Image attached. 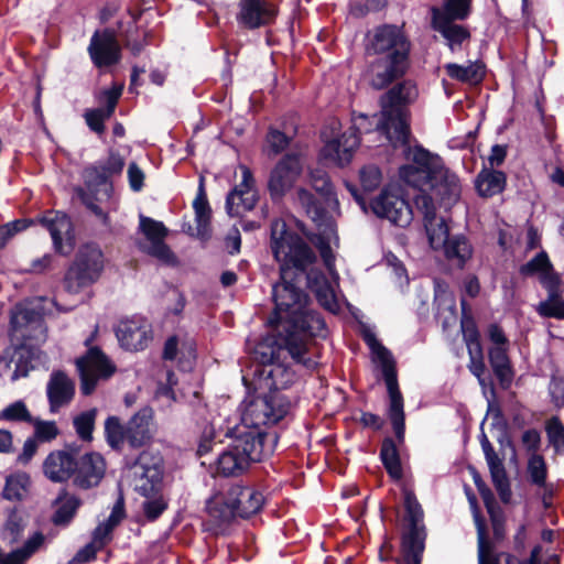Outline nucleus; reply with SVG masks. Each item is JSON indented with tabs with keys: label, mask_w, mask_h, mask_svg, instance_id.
Wrapping results in <instances>:
<instances>
[{
	"label": "nucleus",
	"mask_w": 564,
	"mask_h": 564,
	"mask_svg": "<svg viewBox=\"0 0 564 564\" xmlns=\"http://www.w3.org/2000/svg\"><path fill=\"white\" fill-rule=\"evenodd\" d=\"M506 182L507 178L503 172L484 169L475 180V187L479 196L492 197L505 189Z\"/></svg>",
	"instance_id": "nucleus-36"
},
{
	"label": "nucleus",
	"mask_w": 564,
	"mask_h": 564,
	"mask_svg": "<svg viewBox=\"0 0 564 564\" xmlns=\"http://www.w3.org/2000/svg\"><path fill=\"white\" fill-rule=\"evenodd\" d=\"M104 264V254L98 246L87 243L80 247L65 273V290L76 294L94 284L100 278Z\"/></svg>",
	"instance_id": "nucleus-12"
},
{
	"label": "nucleus",
	"mask_w": 564,
	"mask_h": 564,
	"mask_svg": "<svg viewBox=\"0 0 564 564\" xmlns=\"http://www.w3.org/2000/svg\"><path fill=\"white\" fill-rule=\"evenodd\" d=\"M528 475L530 481L538 486V487H544L546 482L547 477V467L546 463L542 455L534 454L530 455L528 459Z\"/></svg>",
	"instance_id": "nucleus-52"
},
{
	"label": "nucleus",
	"mask_w": 564,
	"mask_h": 564,
	"mask_svg": "<svg viewBox=\"0 0 564 564\" xmlns=\"http://www.w3.org/2000/svg\"><path fill=\"white\" fill-rule=\"evenodd\" d=\"M545 432L550 445L556 453H564V425L557 416H552L545 423Z\"/></svg>",
	"instance_id": "nucleus-53"
},
{
	"label": "nucleus",
	"mask_w": 564,
	"mask_h": 564,
	"mask_svg": "<svg viewBox=\"0 0 564 564\" xmlns=\"http://www.w3.org/2000/svg\"><path fill=\"white\" fill-rule=\"evenodd\" d=\"M543 286L547 290V299L541 302L540 314L546 317L564 318V301L560 294L558 278L550 275L544 278Z\"/></svg>",
	"instance_id": "nucleus-35"
},
{
	"label": "nucleus",
	"mask_w": 564,
	"mask_h": 564,
	"mask_svg": "<svg viewBox=\"0 0 564 564\" xmlns=\"http://www.w3.org/2000/svg\"><path fill=\"white\" fill-rule=\"evenodd\" d=\"M380 458L388 474L394 478L402 477V467L400 463L399 453L394 442L391 438H386L381 445Z\"/></svg>",
	"instance_id": "nucleus-45"
},
{
	"label": "nucleus",
	"mask_w": 564,
	"mask_h": 564,
	"mask_svg": "<svg viewBox=\"0 0 564 564\" xmlns=\"http://www.w3.org/2000/svg\"><path fill=\"white\" fill-rule=\"evenodd\" d=\"M282 348L285 349L284 344L280 347H275L273 341L259 343L254 349V359L260 364V366L256 369L254 373L259 376V371L263 367L275 364Z\"/></svg>",
	"instance_id": "nucleus-50"
},
{
	"label": "nucleus",
	"mask_w": 564,
	"mask_h": 564,
	"mask_svg": "<svg viewBox=\"0 0 564 564\" xmlns=\"http://www.w3.org/2000/svg\"><path fill=\"white\" fill-rule=\"evenodd\" d=\"M283 328L288 333L284 338L285 350L296 364L313 368L315 362L306 358L307 348L304 337H326L327 327L321 313L311 308L308 304L299 315L285 322Z\"/></svg>",
	"instance_id": "nucleus-10"
},
{
	"label": "nucleus",
	"mask_w": 564,
	"mask_h": 564,
	"mask_svg": "<svg viewBox=\"0 0 564 564\" xmlns=\"http://www.w3.org/2000/svg\"><path fill=\"white\" fill-rule=\"evenodd\" d=\"M237 21L249 30H256L273 23L278 7L271 0H240Z\"/></svg>",
	"instance_id": "nucleus-23"
},
{
	"label": "nucleus",
	"mask_w": 564,
	"mask_h": 564,
	"mask_svg": "<svg viewBox=\"0 0 564 564\" xmlns=\"http://www.w3.org/2000/svg\"><path fill=\"white\" fill-rule=\"evenodd\" d=\"M75 460L74 456L67 452H53L44 460V474L52 481H65L74 476Z\"/></svg>",
	"instance_id": "nucleus-31"
},
{
	"label": "nucleus",
	"mask_w": 564,
	"mask_h": 564,
	"mask_svg": "<svg viewBox=\"0 0 564 564\" xmlns=\"http://www.w3.org/2000/svg\"><path fill=\"white\" fill-rule=\"evenodd\" d=\"M87 51L93 64L98 68L116 65L121 58V47L112 29L96 31L90 37Z\"/></svg>",
	"instance_id": "nucleus-20"
},
{
	"label": "nucleus",
	"mask_w": 564,
	"mask_h": 564,
	"mask_svg": "<svg viewBox=\"0 0 564 564\" xmlns=\"http://www.w3.org/2000/svg\"><path fill=\"white\" fill-rule=\"evenodd\" d=\"M369 50L378 56L409 58L410 42L400 28L382 25L375 31Z\"/></svg>",
	"instance_id": "nucleus-19"
},
{
	"label": "nucleus",
	"mask_w": 564,
	"mask_h": 564,
	"mask_svg": "<svg viewBox=\"0 0 564 564\" xmlns=\"http://www.w3.org/2000/svg\"><path fill=\"white\" fill-rule=\"evenodd\" d=\"M106 463L98 453H87L75 460L74 484L83 489L97 486L105 476Z\"/></svg>",
	"instance_id": "nucleus-26"
},
{
	"label": "nucleus",
	"mask_w": 564,
	"mask_h": 564,
	"mask_svg": "<svg viewBox=\"0 0 564 564\" xmlns=\"http://www.w3.org/2000/svg\"><path fill=\"white\" fill-rule=\"evenodd\" d=\"M96 162L110 178L120 175L126 164L124 159L116 152H110L107 159Z\"/></svg>",
	"instance_id": "nucleus-58"
},
{
	"label": "nucleus",
	"mask_w": 564,
	"mask_h": 564,
	"mask_svg": "<svg viewBox=\"0 0 564 564\" xmlns=\"http://www.w3.org/2000/svg\"><path fill=\"white\" fill-rule=\"evenodd\" d=\"M10 326L12 337L22 341L15 349V356L20 359L28 352L24 346L29 339H35L37 343L46 339L42 312L28 304L15 305L11 313Z\"/></svg>",
	"instance_id": "nucleus-14"
},
{
	"label": "nucleus",
	"mask_w": 564,
	"mask_h": 564,
	"mask_svg": "<svg viewBox=\"0 0 564 564\" xmlns=\"http://www.w3.org/2000/svg\"><path fill=\"white\" fill-rule=\"evenodd\" d=\"M302 172V163L296 154H285L272 169L268 189L273 200L281 199L294 186Z\"/></svg>",
	"instance_id": "nucleus-18"
},
{
	"label": "nucleus",
	"mask_w": 564,
	"mask_h": 564,
	"mask_svg": "<svg viewBox=\"0 0 564 564\" xmlns=\"http://www.w3.org/2000/svg\"><path fill=\"white\" fill-rule=\"evenodd\" d=\"M489 362L494 373L502 387H508L513 378V372L508 357V346H492L489 349Z\"/></svg>",
	"instance_id": "nucleus-37"
},
{
	"label": "nucleus",
	"mask_w": 564,
	"mask_h": 564,
	"mask_svg": "<svg viewBox=\"0 0 564 564\" xmlns=\"http://www.w3.org/2000/svg\"><path fill=\"white\" fill-rule=\"evenodd\" d=\"M484 65L478 62H470L468 65L448 63L445 65L447 75L463 83H478L484 76Z\"/></svg>",
	"instance_id": "nucleus-41"
},
{
	"label": "nucleus",
	"mask_w": 564,
	"mask_h": 564,
	"mask_svg": "<svg viewBox=\"0 0 564 564\" xmlns=\"http://www.w3.org/2000/svg\"><path fill=\"white\" fill-rule=\"evenodd\" d=\"M296 199L313 221L317 224L324 221L326 210L310 191L303 187L299 188L296 191Z\"/></svg>",
	"instance_id": "nucleus-46"
},
{
	"label": "nucleus",
	"mask_w": 564,
	"mask_h": 564,
	"mask_svg": "<svg viewBox=\"0 0 564 564\" xmlns=\"http://www.w3.org/2000/svg\"><path fill=\"white\" fill-rule=\"evenodd\" d=\"M110 117L111 115H106L105 110L101 108L87 109L84 113V118L89 129L99 134L105 131L104 122Z\"/></svg>",
	"instance_id": "nucleus-60"
},
{
	"label": "nucleus",
	"mask_w": 564,
	"mask_h": 564,
	"mask_svg": "<svg viewBox=\"0 0 564 564\" xmlns=\"http://www.w3.org/2000/svg\"><path fill=\"white\" fill-rule=\"evenodd\" d=\"M415 208L422 215L430 246L434 250L444 249L445 257L462 268L473 254V248L464 235L449 237L448 226L436 215V205L427 195L415 198Z\"/></svg>",
	"instance_id": "nucleus-6"
},
{
	"label": "nucleus",
	"mask_w": 564,
	"mask_h": 564,
	"mask_svg": "<svg viewBox=\"0 0 564 564\" xmlns=\"http://www.w3.org/2000/svg\"><path fill=\"white\" fill-rule=\"evenodd\" d=\"M116 336L126 350H143L152 339L151 325L141 316L122 319L116 327Z\"/></svg>",
	"instance_id": "nucleus-22"
},
{
	"label": "nucleus",
	"mask_w": 564,
	"mask_h": 564,
	"mask_svg": "<svg viewBox=\"0 0 564 564\" xmlns=\"http://www.w3.org/2000/svg\"><path fill=\"white\" fill-rule=\"evenodd\" d=\"M139 229L148 240L147 245H140L144 252L164 263L170 264L174 262V253L165 243L167 228L162 221L140 215Z\"/></svg>",
	"instance_id": "nucleus-21"
},
{
	"label": "nucleus",
	"mask_w": 564,
	"mask_h": 564,
	"mask_svg": "<svg viewBox=\"0 0 564 564\" xmlns=\"http://www.w3.org/2000/svg\"><path fill=\"white\" fill-rule=\"evenodd\" d=\"M226 436L231 437V442L215 462L216 474L224 477L240 476L252 463L272 454V444L262 443L259 434H240L228 427Z\"/></svg>",
	"instance_id": "nucleus-7"
},
{
	"label": "nucleus",
	"mask_w": 564,
	"mask_h": 564,
	"mask_svg": "<svg viewBox=\"0 0 564 564\" xmlns=\"http://www.w3.org/2000/svg\"><path fill=\"white\" fill-rule=\"evenodd\" d=\"M122 85H113L110 89H106L100 94L99 100L105 102V107L101 109L105 110L106 115L112 116L115 112L118 100L122 94Z\"/></svg>",
	"instance_id": "nucleus-63"
},
{
	"label": "nucleus",
	"mask_w": 564,
	"mask_h": 564,
	"mask_svg": "<svg viewBox=\"0 0 564 564\" xmlns=\"http://www.w3.org/2000/svg\"><path fill=\"white\" fill-rule=\"evenodd\" d=\"M394 148L403 147V153L408 161L399 170L400 178L408 185L417 188L420 195H427L435 204V199L445 208L452 207L460 197L462 186L458 176L449 171L437 154H434L422 145L392 144Z\"/></svg>",
	"instance_id": "nucleus-2"
},
{
	"label": "nucleus",
	"mask_w": 564,
	"mask_h": 564,
	"mask_svg": "<svg viewBox=\"0 0 564 564\" xmlns=\"http://www.w3.org/2000/svg\"><path fill=\"white\" fill-rule=\"evenodd\" d=\"M30 424L34 426L36 438L42 442H50L58 434V429L53 421H41L33 417V422Z\"/></svg>",
	"instance_id": "nucleus-59"
},
{
	"label": "nucleus",
	"mask_w": 564,
	"mask_h": 564,
	"mask_svg": "<svg viewBox=\"0 0 564 564\" xmlns=\"http://www.w3.org/2000/svg\"><path fill=\"white\" fill-rule=\"evenodd\" d=\"M132 486L144 498L141 509L148 521H155L167 508L163 495V457L159 452L145 449L131 465Z\"/></svg>",
	"instance_id": "nucleus-4"
},
{
	"label": "nucleus",
	"mask_w": 564,
	"mask_h": 564,
	"mask_svg": "<svg viewBox=\"0 0 564 564\" xmlns=\"http://www.w3.org/2000/svg\"><path fill=\"white\" fill-rule=\"evenodd\" d=\"M310 182L314 189L322 194L326 199L333 195V186L327 173L324 170L316 169L310 173Z\"/></svg>",
	"instance_id": "nucleus-55"
},
{
	"label": "nucleus",
	"mask_w": 564,
	"mask_h": 564,
	"mask_svg": "<svg viewBox=\"0 0 564 564\" xmlns=\"http://www.w3.org/2000/svg\"><path fill=\"white\" fill-rule=\"evenodd\" d=\"M519 272L523 276H532L536 273H540V280L543 284V279L546 276H556L553 272V265L549 259V256L545 251L539 252L534 258H532L527 263L522 264L519 269Z\"/></svg>",
	"instance_id": "nucleus-42"
},
{
	"label": "nucleus",
	"mask_w": 564,
	"mask_h": 564,
	"mask_svg": "<svg viewBox=\"0 0 564 564\" xmlns=\"http://www.w3.org/2000/svg\"><path fill=\"white\" fill-rule=\"evenodd\" d=\"M105 436L107 444L112 449H121L124 441H127L126 425H122L117 416L107 417L105 421Z\"/></svg>",
	"instance_id": "nucleus-47"
},
{
	"label": "nucleus",
	"mask_w": 564,
	"mask_h": 564,
	"mask_svg": "<svg viewBox=\"0 0 564 564\" xmlns=\"http://www.w3.org/2000/svg\"><path fill=\"white\" fill-rule=\"evenodd\" d=\"M382 181L381 171L376 165H367L360 170V184L365 192H372Z\"/></svg>",
	"instance_id": "nucleus-56"
},
{
	"label": "nucleus",
	"mask_w": 564,
	"mask_h": 564,
	"mask_svg": "<svg viewBox=\"0 0 564 564\" xmlns=\"http://www.w3.org/2000/svg\"><path fill=\"white\" fill-rule=\"evenodd\" d=\"M417 96V89L411 82L395 85L380 99L383 109V121L379 124L387 133V140L397 145L404 144L409 139V124L404 105L412 102Z\"/></svg>",
	"instance_id": "nucleus-9"
},
{
	"label": "nucleus",
	"mask_w": 564,
	"mask_h": 564,
	"mask_svg": "<svg viewBox=\"0 0 564 564\" xmlns=\"http://www.w3.org/2000/svg\"><path fill=\"white\" fill-rule=\"evenodd\" d=\"M408 65L409 58L378 56L369 65V83L375 89H383L403 76Z\"/></svg>",
	"instance_id": "nucleus-25"
},
{
	"label": "nucleus",
	"mask_w": 564,
	"mask_h": 564,
	"mask_svg": "<svg viewBox=\"0 0 564 564\" xmlns=\"http://www.w3.org/2000/svg\"><path fill=\"white\" fill-rule=\"evenodd\" d=\"M44 535L35 532L24 544L7 554L1 555L0 564H24L43 544Z\"/></svg>",
	"instance_id": "nucleus-38"
},
{
	"label": "nucleus",
	"mask_w": 564,
	"mask_h": 564,
	"mask_svg": "<svg viewBox=\"0 0 564 564\" xmlns=\"http://www.w3.org/2000/svg\"><path fill=\"white\" fill-rule=\"evenodd\" d=\"M39 221L48 230L56 252L66 256L73 251V225L66 214L51 210L43 215Z\"/></svg>",
	"instance_id": "nucleus-24"
},
{
	"label": "nucleus",
	"mask_w": 564,
	"mask_h": 564,
	"mask_svg": "<svg viewBox=\"0 0 564 564\" xmlns=\"http://www.w3.org/2000/svg\"><path fill=\"white\" fill-rule=\"evenodd\" d=\"M469 355V371L478 379L480 384H485V379L482 378L485 373V362L482 356V349L474 348V351H468Z\"/></svg>",
	"instance_id": "nucleus-64"
},
{
	"label": "nucleus",
	"mask_w": 564,
	"mask_h": 564,
	"mask_svg": "<svg viewBox=\"0 0 564 564\" xmlns=\"http://www.w3.org/2000/svg\"><path fill=\"white\" fill-rule=\"evenodd\" d=\"M382 121V108L380 117H378V115L368 117L365 113L355 116L352 118V126L348 131L343 133L339 138L325 141V145L321 152L322 156L339 166L348 164L352 159L354 151L360 143L359 134L369 133L376 130L387 139V133L379 126Z\"/></svg>",
	"instance_id": "nucleus-11"
},
{
	"label": "nucleus",
	"mask_w": 564,
	"mask_h": 564,
	"mask_svg": "<svg viewBox=\"0 0 564 564\" xmlns=\"http://www.w3.org/2000/svg\"><path fill=\"white\" fill-rule=\"evenodd\" d=\"M22 530V518L19 514V512L15 509H13L10 511L8 516V519L3 528L2 536L4 540L9 541V543L13 544L18 541Z\"/></svg>",
	"instance_id": "nucleus-54"
},
{
	"label": "nucleus",
	"mask_w": 564,
	"mask_h": 564,
	"mask_svg": "<svg viewBox=\"0 0 564 564\" xmlns=\"http://www.w3.org/2000/svg\"><path fill=\"white\" fill-rule=\"evenodd\" d=\"M470 6L471 0H443L441 8H432V18L442 17L445 20L464 21L470 14Z\"/></svg>",
	"instance_id": "nucleus-39"
},
{
	"label": "nucleus",
	"mask_w": 564,
	"mask_h": 564,
	"mask_svg": "<svg viewBox=\"0 0 564 564\" xmlns=\"http://www.w3.org/2000/svg\"><path fill=\"white\" fill-rule=\"evenodd\" d=\"M432 29L440 33L451 52L455 53L463 48V44L470 37V33L464 25L457 24L454 20L432 18Z\"/></svg>",
	"instance_id": "nucleus-30"
},
{
	"label": "nucleus",
	"mask_w": 564,
	"mask_h": 564,
	"mask_svg": "<svg viewBox=\"0 0 564 564\" xmlns=\"http://www.w3.org/2000/svg\"><path fill=\"white\" fill-rule=\"evenodd\" d=\"M370 207L376 216L399 227H406L413 219L410 204L399 193L387 188L371 200Z\"/></svg>",
	"instance_id": "nucleus-16"
},
{
	"label": "nucleus",
	"mask_w": 564,
	"mask_h": 564,
	"mask_svg": "<svg viewBox=\"0 0 564 564\" xmlns=\"http://www.w3.org/2000/svg\"><path fill=\"white\" fill-rule=\"evenodd\" d=\"M403 496L405 529L402 534V547L405 564H421L426 536L423 523L424 512L411 490H404Z\"/></svg>",
	"instance_id": "nucleus-13"
},
{
	"label": "nucleus",
	"mask_w": 564,
	"mask_h": 564,
	"mask_svg": "<svg viewBox=\"0 0 564 564\" xmlns=\"http://www.w3.org/2000/svg\"><path fill=\"white\" fill-rule=\"evenodd\" d=\"M30 485L31 479L26 473H14L7 477L2 496L10 501H21L26 497Z\"/></svg>",
	"instance_id": "nucleus-40"
},
{
	"label": "nucleus",
	"mask_w": 564,
	"mask_h": 564,
	"mask_svg": "<svg viewBox=\"0 0 564 564\" xmlns=\"http://www.w3.org/2000/svg\"><path fill=\"white\" fill-rule=\"evenodd\" d=\"M241 181L226 197V212L230 217H240L254 208L259 196L256 181L251 170L247 165H239Z\"/></svg>",
	"instance_id": "nucleus-17"
},
{
	"label": "nucleus",
	"mask_w": 564,
	"mask_h": 564,
	"mask_svg": "<svg viewBox=\"0 0 564 564\" xmlns=\"http://www.w3.org/2000/svg\"><path fill=\"white\" fill-rule=\"evenodd\" d=\"M80 506L76 497L66 498L55 510L52 521L57 527H67L74 519L77 509Z\"/></svg>",
	"instance_id": "nucleus-51"
},
{
	"label": "nucleus",
	"mask_w": 564,
	"mask_h": 564,
	"mask_svg": "<svg viewBox=\"0 0 564 564\" xmlns=\"http://www.w3.org/2000/svg\"><path fill=\"white\" fill-rule=\"evenodd\" d=\"M435 316L446 328L457 319L456 301L452 292L441 282L435 281L434 286Z\"/></svg>",
	"instance_id": "nucleus-33"
},
{
	"label": "nucleus",
	"mask_w": 564,
	"mask_h": 564,
	"mask_svg": "<svg viewBox=\"0 0 564 564\" xmlns=\"http://www.w3.org/2000/svg\"><path fill=\"white\" fill-rule=\"evenodd\" d=\"M193 207L195 209L198 230H205L209 224L210 208L203 193L195 198Z\"/></svg>",
	"instance_id": "nucleus-57"
},
{
	"label": "nucleus",
	"mask_w": 564,
	"mask_h": 564,
	"mask_svg": "<svg viewBox=\"0 0 564 564\" xmlns=\"http://www.w3.org/2000/svg\"><path fill=\"white\" fill-rule=\"evenodd\" d=\"M270 248L280 265V281L272 286L274 311L269 318L271 325L284 324L308 305L307 294L296 284L300 280H305L324 308L332 313L339 310L332 283L315 267L314 250L297 234L288 230L282 219L271 223Z\"/></svg>",
	"instance_id": "nucleus-1"
},
{
	"label": "nucleus",
	"mask_w": 564,
	"mask_h": 564,
	"mask_svg": "<svg viewBox=\"0 0 564 564\" xmlns=\"http://www.w3.org/2000/svg\"><path fill=\"white\" fill-rule=\"evenodd\" d=\"M83 177L89 189L98 192L100 187H104L105 195H110L112 191L111 180L97 162L84 170Z\"/></svg>",
	"instance_id": "nucleus-44"
},
{
	"label": "nucleus",
	"mask_w": 564,
	"mask_h": 564,
	"mask_svg": "<svg viewBox=\"0 0 564 564\" xmlns=\"http://www.w3.org/2000/svg\"><path fill=\"white\" fill-rule=\"evenodd\" d=\"M0 421L10 423H28L33 422V416L26 404L22 400H17L0 411Z\"/></svg>",
	"instance_id": "nucleus-48"
},
{
	"label": "nucleus",
	"mask_w": 564,
	"mask_h": 564,
	"mask_svg": "<svg viewBox=\"0 0 564 564\" xmlns=\"http://www.w3.org/2000/svg\"><path fill=\"white\" fill-rule=\"evenodd\" d=\"M490 471V476L494 482V486L503 502L509 501L511 497V488L510 482L507 476L506 468L500 458L495 459L492 462L487 463Z\"/></svg>",
	"instance_id": "nucleus-43"
},
{
	"label": "nucleus",
	"mask_w": 564,
	"mask_h": 564,
	"mask_svg": "<svg viewBox=\"0 0 564 564\" xmlns=\"http://www.w3.org/2000/svg\"><path fill=\"white\" fill-rule=\"evenodd\" d=\"M291 403L281 392H269L246 399L241 404L240 424L232 427L240 434H257L262 443L272 444V452L276 444V434L268 433L265 427L276 424L290 411Z\"/></svg>",
	"instance_id": "nucleus-5"
},
{
	"label": "nucleus",
	"mask_w": 564,
	"mask_h": 564,
	"mask_svg": "<svg viewBox=\"0 0 564 564\" xmlns=\"http://www.w3.org/2000/svg\"><path fill=\"white\" fill-rule=\"evenodd\" d=\"M46 393L50 410L56 413L62 406L68 404L75 393L74 382L62 371H54L47 382Z\"/></svg>",
	"instance_id": "nucleus-29"
},
{
	"label": "nucleus",
	"mask_w": 564,
	"mask_h": 564,
	"mask_svg": "<svg viewBox=\"0 0 564 564\" xmlns=\"http://www.w3.org/2000/svg\"><path fill=\"white\" fill-rule=\"evenodd\" d=\"M263 495L252 487L230 485L215 492L206 502L208 530L215 534L226 533L236 517L249 518L262 508Z\"/></svg>",
	"instance_id": "nucleus-3"
},
{
	"label": "nucleus",
	"mask_w": 564,
	"mask_h": 564,
	"mask_svg": "<svg viewBox=\"0 0 564 564\" xmlns=\"http://www.w3.org/2000/svg\"><path fill=\"white\" fill-rule=\"evenodd\" d=\"M362 338L371 350L373 361L380 366L389 394V417L395 436L401 442L404 437V410L403 398L398 384L395 361L392 354L371 330L364 332Z\"/></svg>",
	"instance_id": "nucleus-8"
},
{
	"label": "nucleus",
	"mask_w": 564,
	"mask_h": 564,
	"mask_svg": "<svg viewBox=\"0 0 564 564\" xmlns=\"http://www.w3.org/2000/svg\"><path fill=\"white\" fill-rule=\"evenodd\" d=\"M96 417L97 409H90L79 413L73 419L74 429L82 441L90 442L93 440Z\"/></svg>",
	"instance_id": "nucleus-49"
},
{
	"label": "nucleus",
	"mask_w": 564,
	"mask_h": 564,
	"mask_svg": "<svg viewBox=\"0 0 564 564\" xmlns=\"http://www.w3.org/2000/svg\"><path fill=\"white\" fill-rule=\"evenodd\" d=\"M477 533H478V563L479 564H538L539 556L542 551L541 545H535L529 558L519 561L517 557L500 553L498 556H494L491 553V546L488 542L485 529L481 521L476 517Z\"/></svg>",
	"instance_id": "nucleus-27"
},
{
	"label": "nucleus",
	"mask_w": 564,
	"mask_h": 564,
	"mask_svg": "<svg viewBox=\"0 0 564 564\" xmlns=\"http://www.w3.org/2000/svg\"><path fill=\"white\" fill-rule=\"evenodd\" d=\"M134 33H138V26L133 19L128 22L127 30L120 28L119 35L124 40L127 47L130 48L133 55H139L143 48V43L134 37Z\"/></svg>",
	"instance_id": "nucleus-61"
},
{
	"label": "nucleus",
	"mask_w": 564,
	"mask_h": 564,
	"mask_svg": "<svg viewBox=\"0 0 564 564\" xmlns=\"http://www.w3.org/2000/svg\"><path fill=\"white\" fill-rule=\"evenodd\" d=\"M153 410L140 409L126 424L127 442L133 448L147 445L153 437Z\"/></svg>",
	"instance_id": "nucleus-28"
},
{
	"label": "nucleus",
	"mask_w": 564,
	"mask_h": 564,
	"mask_svg": "<svg viewBox=\"0 0 564 564\" xmlns=\"http://www.w3.org/2000/svg\"><path fill=\"white\" fill-rule=\"evenodd\" d=\"M80 377V391L89 395L99 380H107L115 371V364L98 348L90 347L86 355L76 360Z\"/></svg>",
	"instance_id": "nucleus-15"
},
{
	"label": "nucleus",
	"mask_w": 564,
	"mask_h": 564,
	"mask_svg": "<svg viewBox=\"0 0 564 564\" xmlns=\"http://www.w3.org/2000/svg\"><path fill=\"white\" fill-rule=\"evenodd\" d=\"M265 140L270 151L274 155L284 151L290 144V138L285 133L273 128L269 129Z\"/></svg>",
	"instance_id": "nucleus-62"
},
{
	"label": "nucleus",
	"mask_w": 564,
	"mask_h": 564,
	"mask_svg": "<svg viewBox=\"0 0 564 564\" xmlns=\"http://www.w3.org/2000/svg\"><path fill=\"white\" fill-rule=\"evenodd\" d=\"M294 380L295 372L291 368L278 361L273 365L263 367L259 371L260 384L269 389L270 392H279V390L285 389L291 386Z\"/></svg>",
	"instance_id": "nucleus-32"
},
{
	"label": "nucleus",
	"mask_w": 564,
	"mask_h": 564,
	"mask_svg": "<svg viewBox=\"0 0 564 564\" xmlns=\"http://www.w3.org/2000/svg\"><path fill=\"white\" fill-rule=\"evenodd\" d=\"M311 242L318 249L323 262L334 280L338 279L335 268V254L332 249V242H337L338 237L330 224H327L323 232L313 235Z\"/></svg>",
	"instance_id": "nucleus-34"
}]
</instances>
